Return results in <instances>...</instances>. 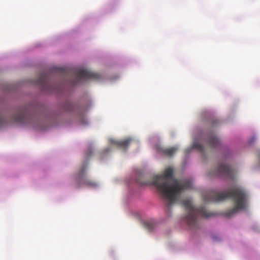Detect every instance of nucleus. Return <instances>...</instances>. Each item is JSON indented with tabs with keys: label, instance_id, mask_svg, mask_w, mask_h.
<instances>
[{
	"label": "nucleus",
	"instance_id": "obj_18",
	"mask_svg": "<svg viewBox=\"0 0 260 260\" xmlns=\"http://www.w3.org/2000/svg\"><path fill=\"white\" fill-rule=\"evenodd\" d=\"M257 155L258 159L260 160V151H259L257 152Z\"/></svg>",
	"mask_w": 260,
	"mask_h": 260
},
{
	"label": "nucleus",
	"instance_id": "obj_7",
	"mask_svg": "<svg viewBox=\"0 0 260 260\" xmlns=\"http://www.w3.org/2000/svg\"><path fill=\"white\" fill-rule=\"evenodd\" d=\"M14 121L18 123L27 124L30 122L31 115H30L26 107L18 109L13 116Z\"/></svg>",
	"mask_w": 260,
	"mask_h": 260
},
{
	"label": "nucleus",
	"instance_id": "obj_4",
	"mask_svg": "<svg viewBox=\"0 0 260 260\" xmlns=\"http://www.w3.org/2000/svg\"><path fill=\"white\" fill-rule=\"evenodd\" d=\"M101 78V76L99 73H93L85 69H79L75 71V75L71 82L73 85H77L86 80H98Z\"/></svg>",
	"mask_w": 260,
	"mask_h": 260
},
{
	"label": "nucleus",
	"instance_id": "obj_17",
	"mask_svg": "<svg viewBox=\"0 0 260 260\" xmlns=\"http://www.w3.org/2000/svg\"><path fill=\"white\" fill-rule=\"evenodd\" d=\"M256 139V138L255 137H253L249 140V143L252 144L253 143Z\"/></svg>",
	"mask_w": 260,
	"mask_h": 260
},
{
	"label": "nucleus",
	"instance_id": "obj_12",
	"mask_svg": "<svg viewBox=\"0 0 260 260\" xmlns=\"http://www.w3.org/2000/svg\"><path fill=\"white\" fill-rule=\"evenodd\" d=\"M193 148L198 150L201 153H203L205 151V147L202 144L197 142H194L192 145Z\"/></svg>",
	"mask_w": 260,
	"mask_h": 260
},
{
	"label": "nucleus",
	"instance_id": "obj_19",
	"mask_svg": "<svg viewBox=\"0 0 260 260\" xmlns=\"http://www.w3.org/2000/svg\"><path fill=\"white\" fill-rule=\"evenodd\" d=\"M141 184H142V185H145L147 184V183H142Z\"/></svg>",
	"mask_w": 260,
	"mask_h": 260
},
{
	"label": "nucleus",
	"instance_id": "obj_9",
	"mask_svg": "<svg viewBox=\"0 0 260 260\" xmlns=\"http://www.w3.org/2000/svg\"><path fill=\"white\" fill-rule=\"evenodd\" d=\"M206 143L211 148H217L220 145L219 140L213 134H210L208 136Z\"/></svg>",
	"mask_w": 260,
	"mask_h": 260
},
{
	"label": "nucleus",
	"instance_id": "obj_1",
	"mask_svg": "<svg viewBox=\"0 0 260 260\" xmlns=\"http://www.w3.org/2000/svg\"><path fill=\"white\" fill-rule=\"evenodd\" d=\"M173 174V169L167 168L162 175L155 176L151 183L165 200L168 209H170L172 206L177 202L182 191L190 188L192 185L191 181L185 180L180 181L174 178Z\"/></svg>",
	"mask_w": 260,
	"mask_h": 260
},
{
	"label": "nucleus",
	"instance_id": "obj_16",
	"mask_svg": "<svg viewBox=\"0 0 260 260\" xmlns=\"http://www.w3.org/2000/svg\"><path fill=\"white\" fill-rule=\"evenodd\" d=\"M57 71L60 73H66L67 71L64 68H58Z\"/></svg>",
	"mask_w": 260,
	"mask_h": 260
},
{
	"label": "nucleus",
	"instance_id": "obj_20",
	"mask_svg": "<svg viewBox=\"0 0 260 260\" xmlns=\"http://www.w3.org/2000/svg\"><path fill=\"white\" fill-rule=\"evenodd\" d=\"M91 154V152H90V154H88V157H89Z\"/></svg>",
	"mask_w": 260,
	"mask_h": 260
},
{
	"label": "nucleus",
	"instance_id": "obj_13",
	"mask_svg": "<svg viewBox=\"0 0 260 260\" xmlns=\"http://www.w3.org/2000/svg\"><path fill=\"white\" fill-rule=\"evenodd\" d=\"M64 109H65V110L67 111L73 110V109H74L73 104L71 102H67L65 105Z\"/></svg>",
	"mask_w": 260,
	"mask_h": 260
},
{
	"label": "nucleus",
	"instance_id": "obj_10",
	"mask_svg": "<svg viewBox=\"0 0 260 260\" xmlns=\"http://www.w3.org/2000/svg\"><path fill=\"white\" fill-rule=\"evenodd\" d=\"M132 141V138H127L123 140L115 141L114 143L120 148L126 149Z\"/></svg>",
	"mask_w": 260,
	"mask_h": 260
},
{
	"label": "nucleus",
	"instance_id": "obj_6",
	"mask_svg": "<svg viewBox=\"0 0 260 260\" xmlns=\"http://www.w3.org/2000/svg\"><path fill=\"white\" fill-rule=\"evenodd\" d=\"M214 175L223 177L234 181L235 171L231 167L221 163L217 168Z\"/></svg>",
	"mask_w": 260,
	"mask_h": 260
},
{
	"label": "nucleus",
	"instance_id": "obj_14",
	"mask_svg": "<svg viewBox=\"0 0 260 260\" xmlns=\"http://www.w3.org/2000/svg\"><path fill=\"white\" fill-rule=\"evenodd\" d=\"M144 225L146 228H147L149 230H152L154 228V225L153 223L149 222H146L144 223Z\"/></svg>",
	"mask_w": 260,
	"mask_h": 260
},
{
	"label": "nucleus",
	"instance_id": "obj_15",
	"mask_svg": "<svg viewBox=\"0 0 260 260\" xmlns=\"http://www.w3.org/2000/svg\"><path fill=\"white\" fill-rule=\"evenodd\" d=\"M5 120L4 117L0 114V127L4 125Z\"/></svg>",
	"mask_w": 260,
	"mask_h": 260
},
{
	"label": "nucleus",
	"instance_id": "obj_11",
	"mask_svg": "<svg viewBox=\"0 0 260 260\" xmlns=\"http://www.w3.org/2000/svg\"><path fill=\"white\" fill-rule=\"evenodd\" d=\"M177 150V148L171 147L169 148H165L162 150V152L167 156H172Z\"/></svg>",
	"mask_w": 260,
	"mask_h": 260
},
{
	"label": "nucleus",
	"instance_id": "obj_3",
	"mask_svg": "<svg viewBox=\"0 0 260 260\" xmlns=\"http://www.w3.org/2000/svg\"><path fill=\"white\" fill-rule=\"evenodd\" d=\"M187 212V215L185 217V221L190 228H196L198 225L199 217L208 218L213 216V213L208 211L204 207L199 208L194 207L192 204V201L190 199H187L181 202Z\"/></svg>",
	"mask_w": 260,
	"mask_h": 260
},
{
	"label": "nucleus",
	"instance_id": "obj_8",
	"mask_svg": "<svg viewBox=\"0 0 260 260\" xmlns=\"http://www.w3.org/2000/svg\"><path fill=\"white\" fill-rule=\"evenodd\" d=\"M36 84L40 86L43 90H50L49 88V81L47 74L41 73L39 79L36 81Z\"/></svg>",
	"mask_w": 260,
	"mask_h": 260
},
{
	"label": "nucleus",
	"instance_id": "obj_2",
	"mask_svg": "<svg viewBox=\"0 0 260 260\" xmlns=\"http://www.w3.org/2000/svg\"><path fill=\"white\" fill-rule=\"evenodd\" d=\"M248 197L246 191L237 185H233L224 192L212 190L203 194L205 202H218L232 199L235 206L225 212L224 214L227 217H231L239 211L246 210L248 207Z\"/></svg>",
	"mask_w": 260,
	"mask_h": 260
},
{
	"label": "nucleus",
	"instance_id": "obj_5",
	"mask_svg": "<svg viewBox=\"0 0 260 260\" xmlns=\"http://www.w3.org/2000/svg\"><path fill=\"white\" fill-rule=\"evenodd\" d=\"M87 167V163H86L80 168L76 176V186L79 187L81 185H84L89 187H95L98 186L96 181L90 179L86 175V171Z\"/></svg>",
	"mask_w": 260,
	"mask_h": 260
}]
</instances>
